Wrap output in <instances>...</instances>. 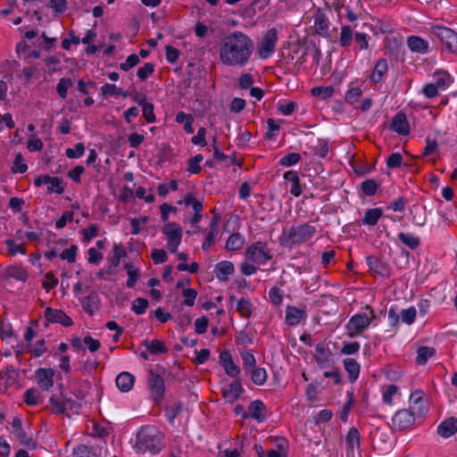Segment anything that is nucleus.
<instances>
[{"mask_svg": "<svg viewBox=\"0 0 457 457\" xmlns=\"http://www.w3.org/2000/svg\"><path fill=\"white\" fill-rule=\"evenodd\" d=\"M37 384L43 390H49L54 386V370L52 368H39L36 370Z\"/></svg>", "mask_w": 457, "mask_h": 457, "instance_id": "nucleus-13", "label": "nucleus"}, {"mask_svg": "<svg viewBox=\"0 0 457 457\" xmlns=\"http://www.w3.org/2000/svg\"><path fill=\"white\" fill-rule=\"evenodd\" d=\"M346 445L348 452H353L354 448L360 447V433L356 428H351L346 436Z\"/></svg>", "mask_w": 457, "mask_h": 457, "instance_id": "nucleus-35", "label": "nucleus"}, {"mask_svg": "<svg viewBox=\"0 0 457 457\" xmlns=\"http://www.w3.org/2000/svg\"><path fill=\"white\" fill-rule=\"evenodd\" d=\"M142 106H143L142 112H143V116L145 119V120L148 123L154 122L156 118H155V114L154 112V104L151 103H145Z\"/></svg>", "mask_w": 457, "mask_h": 457, "instance_id": "nucleus-61", "label": "nucleus"}, {"mask_svg": "<svg viewBox=\"0 0 457 457\" xmlns=\"http://www.w3.org/2000/svg\"><path fill=\"white\" fill-rule=\"evenodd\" d=\"M45 318L47 322L60 323L63 327H71L73 321L63 311L47 307L45 311Z\"/></svg>", "mask_w": 457, "mask_h": 457, "instance_id": "nucleus-11", "label": "nucleus"}, {"mask_svg": "<svg viewBox=\"0 0 457 457\" xmlns=\"http://www.w3.org/2000/svg\"><path fill=\"white\" fill-rule=\"evenodd\" d=\"M245 256L253 262L264 263L271 257L268 253V245L263 242H256L247 247Z\"/></svg>", "mask_w": 457, "mask_h": 457, "instance_id": "nucleus-9", "label": "nucleus"}, {"mask_svg": "<svg viewBox=\"0 0 457 457\" xmlns=\"http://www.w3.org/2000/svg\"><path fill=\"white\" fill-rule=\"evenodd\" d=\"M353 37V29L348 25H344L341 28V33L339 37V45L342 47H347L352 44Z\"/></svg>", "mask_w": 457, "mask_h": 457, "instance_id": "nucleus-37", "label": "nucleus"}, {"mask_svg": "<svg viewBox=\"0 0 457 457\" xmlns=\"http://www.w3.org/2000/svg\"><path fill=\"white\" fill-rule=\"evenodd\" d=\"M163 446V435L155 427H143L138 431L135 446L137 452L156 454Z\"/></svg>", "mask_w": 457, "mask_h": 457, "instance_id": "nucleus-2", "label": "nucleus"}, {"mask_svg": "<svg viewBox=\"0 0 457 457\" xmlns=\"http://www.w3.org/2000/svg\"><path fill=\"white\" fill-rule=\"evenodd\" d=\"M301 160V154L298 153H289L279 160V164L285 167H290L298 163Z\"/></svg>", "mask_w": 457, "mask_h": 457, "instance_id": "nucleus-50", "label": "nucleus"}, {"mask_svg": "<svg viewBox=\"0 0 457 457\" xmlns=\"http://www.w3.org/2000/svg\"><path fill=\"white\" fill-rule=\"evenodd\" d=\"M51 411L53 413L65 414L64 399L53 395L49 400Z\"/></svg>", "mask_w": 457, "mask_h": 457, "instance_id": "nucleus-41", "label": "nucleus"}, {"mask_svg": "<svg viewBox=\"0 0 457 457\" xmlns=\"http://www.w3.org/2000/svg\"><path fill=\"white\" fill-rule=\"evenodd\" d=\"M413 412L407 409L398 411L392 419V428L396 430H403L414 423Z\"/></svg>", "mask_w": 457, "mask_h": 457, "instance_id": "nucleus-10", "label": "nucleus"}, {"mask_svg": "<svg viewBox=\"0 0 457 457\" xmlns=\"http://www.w3.org/2000/svg\"><path fill=\"white\" fill-rule=\"evenodd\" d=\"M366 262H367L370 270H371L384 278L390 276V273H391L390 267L386 262H384L373 255L368 256L366 258Z\"/></svg>", "mask_w": 457, "mask_h": 457, "instance_id": "nucleus-14", "label": "nucleus"}, {"mask_svg": "<svg viewBox=\"0 0 457 457\" xmlns=\"http://www.w3.org/2000/svg\"><path fill=\"white\" fill-rule=\"evenodd\" d=\"M315 361L320 367H323L326 363L329 361L330 352L328 348L325 347L324 344H318L315 346Z\"/></svg>", "mask_w": 457, "mask_h": 457, "instance_id": "nucleus-30", "label": "nucleus"}, {"mask_svg": "<svg viewBox=\"0 0 457 457\" xmlns=\"http://www.w3.org/2000/svg\"><path fill=\"white\" fill-rule=\"evenodd\" d=\"M235 268L231 262L222 261L215 265L214 273L220 281H227L228 276L233 274Z\"/></svg>", "mask_w": 457, "mask_h": 457, "instance_id": "nucleus-20", "label": "nucleus"}, {"mask_svg": "<svg viewBox=\"0 0 457 457\" xmlns=\"http://www.w3.org/2000/svg\"><path fill=\"white\" fill-rule=\"evenodd\" d=\"M99 297L96 293H91L90 295L84 297L81 302V305L83 310L92 316L96 311L99 309Z\"/></svg>", "mask_w": 457, "mask_h": 457, "instance_id": "nucleus-26", "label": "nucleus"}, {"mask_svg": "<svg viewBox=\"0 0 457 457\" xmlns=\"http://www.w3.org/2000/svg\"><path fill=\"white\" fill-rule=\"evenodd\" d=\"M143 345L152 354L166 353L168 352V348L165 346L164 342L158 339H154L150 343L145 340Z\"/></svg>", "mask_w": 457, "mask_h": 457, "instance_id": "nucleus-34", "label": "nucleus"}, {"mask_svg": "<svg viewBox=\"0 0 457 457\" xmlns=\"http://www.w3.org/2000/svg\"><path fill=\"white\" fill-rule=\"evenodd\" d=\"M71 86L72 80L69 78H62L59 80L56 86V91L62 99H65L67 97V91Z\"/></svg>", "mask_w": 457, "mask_h": 457, "instance_id": "nucleus-46", "label": "nucleus"}, {"mask_svg": "<svg viewBox=\"0 0 457 457\" xmlns=\"http://www.w3.org/2000/svg\"><path fill=\"white\" fill-rule=\"evenodd\" d=\"M219 233V226L217 225V220H212L210 224V231L205 237V239L203 243V250L208 251L211 245L214 243L215 238Z\"/></svg>", "mask_w": 457, "mask_h": 457, "instance_id": "nucleus-31", "label": "nucleus"}, {"mask_svg": "<svg viewBox=\"0 0 457 457\" xmlns=\"http://www.w3.org/2000/svg\"><path fill=\"white\" fill-rule=\"evenodd\" d=\"M398 239L406 246L414 250L420 246V240L418 237L410 233L401 232L398 234Z\"/></svg>", "mask_w": 457, "mask_h": 457, "instance_id": "nucleus-36", "label": "nucleus"}, {"mask_svg": "<svg viewBox=\"0 0 457 457\" xmlns=\"http://www.w3.org/2000/svg\"><path fill=\"white\" fill-rule=\"evenodd\" d=\"M371 323V319L366 313L353 315L347 322L346 335L349 337H355L361 335Z\"/></svg>", "mask_w": 457, "mask_h": 457, "instance_id": "nucleus-6", "label": "nucleus"}, {"mask_svg": "<svg viewBox=\"0 0 457 457\" xmlns=\"http://www.w3.org/2000/svg\"><path fill=\"white\" fill-rule=\"evenodd\" d=\"M28 170L27 164L23 163V156L21 153H18L15 155L14 161H13V166L12 168V172L16 173H24Z\"/></svg>", "mask_w": 457, "mask_h": 457, "instance_id": "nucleus-57", "label": "nucleus"}, {"mask_svg": "<svg viewBox=\"0 0 457 457\" xmlns=\"http://www.w3.org/2000/svg\"><path fill=\"white\" fill-rule=\"evenodd\" d=\"M344 368L348 373L349 380L354 383L360 375L361 366L353 358H345L343 361Z\"/></svg>", "mask_w": 457, "mask_h": 457, "instance_id": "nucleus-25", "label": "nucleus"}, {"mask_svg": "<svg viewBox=\"0 0 457 457\" xmlns=\"http://www.w3.org/2000/svg\"><path fill=\"white\" fill-rule=\"evenodd\" d=\"M220 363L224 368L226 373L232 378H236L240 370L239 368L234 363L232 360V356L229 352L223 351L220 354Z\"/></svg>", "mask_w": 457, "mask_h": 457, "instance_id": "nucleus-16", "label": "nucleus"}, {"mask_svg": "<svg viewBox=\"0 0 457 457\" xmlns=\"http://www.w3.org/2000/svg\"><path fill=\"white\" fill-rule=\"evenodd\" d=\"M244 244V237L239 233H234L228 237L225 247L228 251H237L241 249Z\"/></svg>", "mask_w": 457, "mask_h": 457, "instance_id": "nucleus-32", "label": "nucleus"}, {"mask_svg": "<svg viewBox=\"0 0 457 457\" xmlns=\"http://www.w3.org/2000/svg\"><path fill=\"white\" fill-rule=\"evenodd\" d=\"M78 246L76 245H71L69 248L64 249L60 257L62 260H66L69 263H73L76 261Z\"/></svg>", "mask_w": 457, "mask_h": 457, "instance_id": "nucleus-52", "label": "nucleus"}, {"mask_svg": "<svg viewBox=\"0 0 457 457\" xmlns=\"http://www.w3.org/2000/svg\"><path fill=\"white\" fill-rule=\"evenodd\" d=\"M154 71V66L151 62H145L142 67L137 70V77L145 81Z\"/></svg>", "mask_w": 457, "mask_h": 457, "instance_id": "nucleus-58", "label": "nucleus"}, {"mask_svg": "<svg viewBox=\"0 0 457 457\" xmlns=\"http://www.w3.org/2000/svg\"><path fill=\"white\" fill-rule=\"evenodd\" d=\"M253 51V43L243 32L236 31L225 37L220 46V59L228 66H245Z\"/></svg>", "mask_w": 457, "mask_h": 457, "instance_id": "nucleus-1", "label": "nucleus"}, {"mask_svg": "<svg viewBox=\"0 0 457 457\" xmlns=\"http://www.w3.org/2000/svg\"><path fill=\"white\" fill-rule=\"evenodd\" d=\"M162 233L167 237L169 251L170 253H176L181 243V227L175 222H166L163 226Z\"/></svg>", "mask_w": 457, "mask_h": 457, "instance_id": "nucleus-7", "label": "nucleus"}, {"mask_svg": "<svg viewBox=\"0 0 457 457\" xmlns=\"http://www.w3.org/2000/svg\"><path fill=\"white\" fill-rule=\"evenodd\" d=\"M248 415L258 422H262L266 419L267 408L261 400H255L248 407Z\"/></svg>", "mask_w": 457, "mask_h": 457, "instance_id": "nucleus-17", "label": "nucleus"}, {"mask_svg": "<svg viewBox=\"0 0 457 457\" xmlns=\"http://www.w3.org/2000/svg\"><path fill=\"white\" fill-rule=\"evenodd\" d=\"M390 129L399 135H408L410 133V125L406 114L403 112H397L392 119Z\"/></svg>", "mask_w": 457, "mask_h": 457, "instance_id": "nucleus-12", "label": "nucleus"}, {"mask_svg": "<svg viewBox=\"0 0 457 457\" xmlns=\"http://www.w3.org/2000/svg\"><path fill=\"white\" fill-rule=\"evenodd\" d=\"M457 432V419L451 417L444 420L437 427V434L445 438L450 437Z\"/></svg>", "mask_w": 457, "mask_h": 457, "instance_id": "nucleus-19", "label": "nucleus"}, {"mask_svg": "<svg viewBox=\"0 0 457 457\" xmlns=\"http://www.w3.org/2000/svg\"><path fill=\"white\" fill-rule=\"evenodd\" d=\"M267 379V372L263 368L252 369V381L258 386L263 385Z\"/></svg>", "mask_w": 457, "mask_h": 457, "instance_id": "nucleus-49", "label": "nucleus"}, {"mask_svg": "<svg viewBox=\"0 0 457 457\" xmlns=\"http://www.w3.org/2000/svg\"><path fill=\"white\" fill-rule=\"evenodd\" d=\"M431 33L440 40L443 50L457 54V33L454 30L444 26H433Z\"/></svg>", "mask_w": 457, "mask_h": 457, "instance_id": "nucleus-5", "label": "nucleus"}, {"mask_svg": "<svg viewBox=\"0 0 457 457\" xmlns=\"http://www.w3.org/2000/svg\"><path fill=\"white\" fill-rule=\"evenodd\" d=\"M382 216L383 211L381 208L369 209L365 212L361 221L363 224L375 226Z\"/></svg>", "mask_w": 457, "mask_h": 457, "instance_id": "nucleus-29", "label": "nucleus"}, {"mask_svg": "<svg viewBox=\"0 0 457 457\" xmlns=\"http://www.w3.org/2000/svg\"><path fill=\"white\" fill-rule=\"evenodd\" d=\"M62 179L59 177H51V181L48 184L50 186L47 187L48 193H56L58 195H62L64 192L63 187L61 186Z\"/></svg>", "mask_w": 457, "mask_h": 457, "instance_id": "nucleus-56", "label": "nucleus"}, {"mask_svg": "<svg viewBox=\"0 0 457 457\" xmlns=\"http://www.w3.org/2000/svg\"><path fill=\"white\" fill-rule=\"evenodd\" d=\"M314 28L317 34L322 37L328 36V20L321 9H317L314 14Z\"/></svg>", "mask_w": 457, "mask_h": 457, "instance_id": "nucleus-18", "label": "nucleus"}, {"mask_svg": "<svg viewBox=\"0 0 457 457\" xmlns=\"http://www.w3.org/2000/svg\"><path fill=\"white\" fill-rule=\"evenodd\" d=\"M151 258L154 264H160L168 260V255L163 249H154L151 253Z\"/></svg>", "mask_w": 457, "mask_h": 457, "instance_id": "nucleus-62", "label": "nucleus"}, {"mask_svg": "<svg viewBox=\"0 0 457 457\" xmlns=\"http://www.w3.org/2000/svg\"><path fill=\"white\" fill-rule=\"evenodd\" d=\"M311 92L313 96H319L322 99H326L333 96L335 89L332 86L316 87H313Z\"/></svg>", "mask_w": 457, "mask_h": 457, "instance_id": "nucleus-45", "label": "nucleus"}, {"mask_svg": "<svg viewBox=\"0 0 457 457\" xmlns=\"http://www.w3.org/2000/svg\"><path fill=\"white\" fill-rule=\"evenodd\" d=\"M73 455L75 457H99V455L94 452L92 447L81 445L73 450Z\"/></svg>", "mask_w": 457, "mask_h": 457, "instance_id": "nucleus-47", "label": "nucleus"}, {"mask_svg": "<svg viewBox=\"0 0 457 457\" xmlns=\"http://www.w3.org/2000/svg\"><path fill=\"white\" fill-rule=\"evenodd\" d=\"M388 71V64L386 59H379L373 69L372 73L370 76V80L378 84L383 80L384 76Z\"/></svg>", "mask_w": 457, "mask_h": 457, "instance_id": "nucleus-21", "label": "nucleus"}, {"mask_svg": "<svg viewBox=\"0 0 457 457\" xmlns=\"http://www.w3.org/2000/svg\"><path fill=\"white\" fill-rule=\"evenodd\" d=\"M436 354V349L429 346H420L417 350L416 363L419 365L425 364L428 360Z\"/></svg>", "mask_w": 457, "mask_h": 457, "instance_id": "nucleus-33", "label": "nucleus"}, {"mask_svg": "<svg viewBox=\"0 0 457 457\" xmlns=\"http://www.w3.org/2000/svg\"><path fill=\"white\" fill-rule=\"evenodd\" d=\"M360 344L358 342H345L340 350L342 354H354L360 350Z\"/></svg>", "mask_w": 457, "mask_h": 457, "instance_id": "nucleus-63", "label": "nucleus"}, {"mask_svg": "<svg viewBox=\"0 0 457 457\" xmlns=\"http://www.w3.org/2000/svg\"><path fill=\"white\" fill-rule=\"evenodd\" d=\"M283 178L285 180L292 183L290 189L291 195L297 197L303 193V188L300 183L298 173L295 170H288L284 173Z\"/></svg>", "mask_w": 457, "mask_h": 457, "instance_id": "nucleus-24", "label": "nucleus"}, {"mask_svg": "<svg viewBox=\"0 0 457 457\" xmlns=\"http://www.w3.org/2000/svg\"><path fill=\"white\" fill-rule=\"evenodd\" d=\"M148 300L142 297H137L133 303L131 309L137 314H143L148 307Z\"/></svg>", "mask_w": 457, "mask_h": 457, "instance_id": "nucleus-51", "label": "nucleus"}, {"mask_svg": "<svg viewBox=\"0 0 457 457\" xmlns=\"http://www.w3.org/2000/svg\"><path fill=\"white\" fill-rule=\"evenodd\" d=\"M184 202L186 205H191L195 212H201L203 211V204L197 200L192 193H187L185 195Z\"/></svg>", "mask_w": 457, "mask_h": 457, "instance_id": "nucleus-54", "label": "nucleus"}, {"mask_svg": "<svg viewBox=\"0 0 457 457\" xmlns=\"http://www.w3.org/2000/svg\"><path fill=\"white\" fill-rule=\"evenodd\" d=\"M57 285L58 279L54 277V274L52 271L46 272L45 275V279L43 281V287L46 289V291L49 292Z\"/></svg>", "mask_w": 457, "mask_h": 457, "instance_id": "nucleus-59", "label": "nucleus"}, {"mask_svg": "<svg viewBox=\"0 0 457 457\" xmlns=\"http://www.w3.org/2000/svg\"><path fill=\"white\" fill-rule=\"evenodd\" d=\"M4 243L7 246V251L10 255L14 256L17 253H26V245L24 244L18 245L13 239H6Z\"/></svg>", "mask_w": 457, "mask_h": 457, "instance_id": "nucleus-42", "label": "nucleus"}, {"mask_svg": "<svg viewBox=\"0 0 457 457\" xmlns=\"http://www.w3.org/2000/svg\"><path fill=\"white\" fill-rule=\"evenodd\" d=\"M412 213V222L417 226H423L426 223V214L425 210L420 207H416L414 211H411Z\"/></svg>", "mask_w": 457, "mask_h": 457, "instance_id": "nucleus-55", "label": "nucleus"}, {"mask_svg": "<svg viewBox=\"0 0 457 457\" xmlns=\"http://www.w3.org/2000/svg\"><path fill=\"white\" fill-rule=\"evenodd\" d=\"M306 316L304 310L295 306H287L286 310V321L290 326H295Z\"/></svg>", "mask_w": 457, "mask_h": 457, "instance_id": "nucleus-23", "label": "nucleus"}, {"mask_svg": "<svg viewBox=\"0 0 457 457\" xmlns=\"http://www.w3.org/2000/svg\"><path fill=\"white\" fill-rule=\"evenodd\" d=\"M253 309V304L249 300L244 297L238 300L237 311L240 313L242 317L249 318L252 315Z\"/></svg>", "mask_w": 457, "mask_h": 457, "instance_id": "nucleus-39", "label": "nucleus"}, {"mask_svg": "<svg viewBox=\"0 0 457 457\" xmlns=\"http://www.w3.org/2000/svg\"><path fill=\"white\" fill-rule=\"evenodd\" d=\"M242 392L243 387L239 378L232 381L228 387L221 388L222 396L229 403L235 402Z\"/></svg>", "mask_w": 457, "mask_h": 457, "instance_id": "nucleus-15", "label": "nucleus"}, {"mask_svg": "<svg viewBox=\"0 0 457 457\" xmlns=\"http://www.w3.org/2000/svg\"><path fill=\"white\" fill-rule=\"evenodd\" d=\"M15 436L20 440V443L24 446L28 447L29 449H36L37 443L32 437L28 436L24 429L17 433Z\"/></svg>", "mask_w": 457, "mask_h": 457, "instance_id": "nucleus-53", "label": "nucleus"}, {"mask_svg": "<svg viewBox=\"0 0 457 457\" xmlns=\"http://www.w3.org/2000/svg\"><path fill=\"white\" fill-rule=\"evenodd\" d=\"M278 41V31L275 28L267 30L258 46V54L262 59H267L275 50Z\"/></svg>", "mask_w": 457, "mask_h": 457, "instance_id": "nucleus-8", "label": "nucleus"}, {"mask_svg": "<svg viewBox=\"0 0 457 457\" xmlns=\"http://www.w3.org/2000/svg\"><path fill=\"white\" fill-rule=\"evenodd\" d=\"M166 370L157 366L155 370H149L147 376V386L154 402H160L163 399L165 393V385L162 375H165Z\"/></svg>", "mask_w": 457, "mask_h": 457, "instance_id": "nucleus-4", "label": "nucleus"}, {"mask_svg": "<svg viewBox=\"0 0 457 457\" xmlns=\"http://www.w3.org/2000/svg\"><path fill=\"white\" fill-rule=\"evenodd\" d=\"M127 253L120 245H114L112 254L109 258V262H111L112 266L118 267L120 265L121 257H125Z\"/></svg>", "mask_w": 457, "mask_h": 457, "instance_id": "nucleus-40", "label": "nucleus"}, {"mask_svg": "<svg viewBox=\"0 0 457 457\" xmlns=\"http://www.w3.org/2000/svg\"><path fill=\"white\" fill-rule=\"evenodd\" d=\"M101 91H102V94L104 96H120V95L123 96L124 97L128 96V93L127 92H123L120 87H117L113 84H108V83L104 84L101 87Z\"/></svg>", "mask_w": 457, "mask_h": 457, "instance_id": "nucleus-43", "label": "nucleus"}, {"mask_svg": "<svg viewBox=\"0 0 457 457\" xmlns=\"http://www.w3.org/2000/svg\"><path fill=\"white\" fill-rule=\"evenodd\" d=\"M202 161H203V156L200 154L190 158L188 160V166H187V170L192 174H198L202 170V168L200 166V162Z\"/></svg>", "mask_w": 457, "mask_h": 457, "instance_id": "nucleus-48", "label": "nucleus"}, {"mask_svg": "<svg viewBox=\"0 0 457 457\" xmlns=\"http://www.w3.org/2000/svg\"><path fill=\"white\" fill-rule=\"evenodd\" d=\"M135 383V377L129 372L123 371L116 378V385L122 392H129L131 390Z\"/></svg>", "mask_w": 457, "mask_h": 457, "instance_id": "nucleus-27", "label": "nucleus"}, {"mask_svg": "<svg viewBox=\"0 0 457 457\" xmlns=\"http://www.w3.org/2000/svg\"><path fill=\"white\" fill-rule=\"evenodd\" d=\"M124 268L127 270V274L129 277L126 285L129 288H133L138 278L139 270L135 268L133 264L129 262L125 263Z\"/></svg>", "mask_w": 457, "mask_h": 457, "instance_id": "nucleus-38", "label": "nucleus"}, {"mask_svg": "<svg viewBox=\"0 0 457 457\" xmlns=\"http://www.w3.org/2000/svg\"><path fill=\"white\" fill-rule=\"evenodd\" d=\"M138 62L139 57L136 54H132L127 57L125 62L120 64V68L124 71H128L131 68L135 67Z\"/></svg>", "mask_w": 457, "mask_h": 457, "instance_id": "nucleus-64", "label": "nucleus"}, {"mask_svg": "<svg viewBox=\"0 0 457 457\" xmlns=\"http://www.w3.org/2000/svg\"><path fill=\"white\" fill-rule=\"evenodd\" d=\"M316 233V228L310 223L292 226L287 230H283L279 237L281 245H301L310 240Z\"/></svg>", "mask_w": 457, "mask_h": 457, "instance_id": "nucleus-3", "label": "nucleus"}, {"mask_svg": "<svg viewBox=\"0 0 457 457\" xmlns=\"http://www.w3.org/2000/svg\"><path fill=\"white\" fill-rule=\"evenodd\" d=\"M379 184L374 179H366L361 184V188L368 196H372L377 193Z\"/></svg>", "mask_w": 457, "mask_h": 457, "instance_id": "nucleus-44", "label": "nucleus"}, {"mask_svg": "<svg viewBox=\"0 0 457 457\" xmlns=\"http://www.w3.org/2000/svg\"><path fill=\"white\" fill-rule=\"evenodd\" d=\"M403 156L400 153H393L387 157L386 166L389 169H396L402 165Z\"/></svg>", "mask_w": 457, "mask_h": 457, "instance_id": "nucleus-60", "label": "nucleus"}, {"mask_svg": "<svg viewBox=\"0 0 457 457\" xmlns=\"http://www.w3.org/2000/svg\"><path fill=\"white\" fill-rule=\"evenodd\" d=\"M407 44L412 52L419 54H427L429 49L428 42L418 36L409 37Z\"/></svg>", "mask_w": 457, "mask_h": 457, "instance_id": "nucleus-22", "label": "nucleus"}, {"mask_svg": "<svg viewBox=\"0 0 457 457\" xmlns=\"http://www.w3.org/2000/svg\"><path fill=\"white\" fill-rule=\"evenodd\" d=\"M4 276L7 278H12L17 280L25 281L28 278L29 274L21 265L15 264L8 266L4 270Z\"/></svg>", "mask_w": 457, "mask_h": 457, "instance_id": "nucleus-28", "label": "nucleus"}]
</instances>
